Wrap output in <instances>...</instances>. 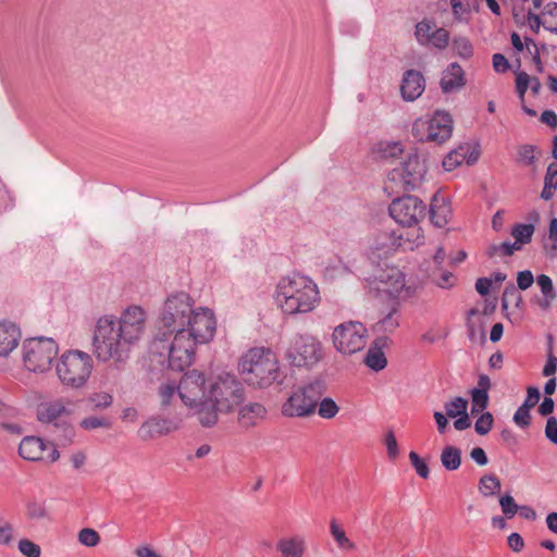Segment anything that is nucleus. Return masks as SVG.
Masks as SVG:
<instances>
[{"instance_id": "nucleus-1", "label": "nucleus", "mask_w": 557, "mask_h": 557, "mask_svg": "<svg viewBox=\"0 0 557 557\" xmlns=\"http://www.w3.org/2000/svg\"><path fill=\"white\" fill-rule=\"evenodd\" d=\"M147 315L139 306H129L115 321L113 317L98 320L92 337L94 352L100 361L125 362L132 346L146 331Z\"/></svg>"}, {"instance_id": "nucleus-2", "label": "nucleus", "mask_w": 557, "mask_h": 557, "mask_svg": "<svg viewBox=\"0 0 557 557\" xmlns=\"http://www.w3.org/2000/svg\"><path fill=\"white\" fill-rule=\"evenodd\" d=\"M276 304L287 314L312 311L320 301L317 284L307 276L282 277L276 287Z\"/></svg>"}, {"instance_id": "nucleus-3", "label": "nucleus", "mask_w": 557, "mask_h": 557, "mask_svg": "<svg viewBox=\"0 0 557 557\" xmlns=\"http://www.w3.org/2000/svg\"><path fill=\"white\" fill-rule=\"evenodd\" d=\"M196 345L184 329L173 333L157 332L150 343V352L166 357L168 368L181 372L193 363Z\"/></svg>"}, {"instance_id": "nucleus-4", "label": "nucleus", "mask_w": 557, "mask_h": 557, "mask_svg": "<svg viewBox=\"0 0 557 557\" xmlns=\"http://www.w3.org/2000/svg\"><path fill=\"white\" fill-rule=\"evenodd\" d=\"M238 371L243 380L251 386L264 388L280 380V367L275 355L265 348L250 349L239 361Z\"/></svg>"}, {"instance_id": "nucleus-5", "label": "nucleus", "mask_w": 557, "mask_h": 557, "mask_svg": "<svg viewBox=\"0 0 557 557\" xmlns=\"http://www.w3.org/2000/svg\"><path fill=\"white\" fill-rule=\"evenodd\" d=\"M94 370L89 354L70 349L64 351L55 363V373L62 386L69 389H82L86 386Z\"/></svg>"}, {"instance_id": "nucleus-6", "label": "nucleus", "mask_w": 557, "mask_h": 557, "mask_svg": "<svg viewBox=\"0 0 557 557\" xmlns=\"http://www.w3.org/2000/svg\"><path fill=\"white\" fill-rule=\"evenodd\" d=\"M194 310V301L187 293L171 294L160 310L157 332L173 333L184 329Z\"/></svg>"}, {"instance_id": "nucleus-7", "label": "nucleus", "mask_w": 557, "mask_h": 557, "mask_svg": "<svg viewBox=\"0 0 557 557\" xmlns=\"http://www.w3.org/2000/svg\"><path fill=\"white\" fill-rule=\"evenodd\" d=\"M325 389V383L322 380H314L298 387L282 405V414L288 418H301L314 413Z\"/></svg>"}, {"instance_id": "nucleus-8", "label": "nucleus", "mask_w": 557, "mask_h": 557, "mask_svg": "<svg viewBox=\"0 0 557 557\" xmlns=\"http://www.w3.org/2000/svg\"><path fill=\"white\" fill-rule=\"evenodd\" d=\"M59 346L51 337H34L23 344V361L25 367L35 373H44L51 369Z\"/></svg>"}, {"instance_id": "nucleus-9", "label": "nucleus", "mask_w": 557, "mask_h": 557, "mask_svg": "<svg viewBox=\"0 0 557 557\" xmlns=\"http://www.w3.org/2000/svg\"><path fill=\"white\" fill-rule=\"evenodd\" d=\"M211 400L218 404L221 412H231L245 398L242 383L231 374L219 376L208 386Z\"/></svg>"}, {"instance_id": "nucleus-10", "label": "nucleus", "mask_w": 557, "mask_h": 557, "mask_svg": "<svg viewBox=\"0 0 557 557\" xmlns=\"http://www.w3.org/2000/svg\"><path fill=\"white\" fill-rule=\"evenodd\" d=\"M453 133V117L447 112L436 111L429 121L418 120L412 126V135L420 141L443 144Z\"/></svg>"}, {"instance_id": "nucleus-11", "label": "nucleus", "mask_w": 557, "mask_h": 557, "mask_svg": "<svg viewBox=\"0 0 557 557\" xmlns=\"http://www.w3.org/2000/svg\"><path fill=\"white\" fill-rule=\"evenodd\" d=\"M295 367H312L323 357L321 343L309 334L296 335L286 354Z\"/></svg>"}, {"instance_id": "nucleus-12", "label": "nucleus", "mask_w": 557, "mask_h": 557, "mask_svg": "<svg viewBox=\"0 0 557 557\" xmlns=\"http://www.w3.org/2000/svg\"><path fill=\"white\" fill-rule=\"evenodd\" d=\"M388 211L398 224L410 227L425 218L426 207L418 197L407 195L394 199Z\"/></svg>"}, {"instance_id": "nucleus-13", "label": "nucleus", "mask_w": 557, "mask_h": 557, "mask_svg": "<svg viewBox=\"0 0 557 557\" xmlns=\"http://www.w3.org/2000/svg\"><path fill=\"white\" fill-rule=\"evenodd\" d=\"M426 173V166L417 152H410L399 166L394 168L388 177L398 182L405 190H412L422 182Z\"/></svg>"}, {"instance_id": "nucleus-14", "label": "nucleus", "mask_w": 557, "mask_h": 557, "mask_svg": "<svg viewBox=\"0 0 557 557\" xmlns=\"http://www.w3.org/2000/svg\"><path fill=\"white\" fill-rule=\"evenodd\" d=\"M364 326L359 322H347L335 327L333 343L337 351L352 355L366 346Z\"/></svg>"}, {"instance_id": "nucleus-15", "label": "nucleus", "mask_w": 557, "mask_h": 557, "mask_svg": "<svg viewBox=\"0 0 557 557\" xmlns=\"http://www.w3.org/2000/svg\"><path fill=\"white\" fill-rule=\"evenodd\" d=\"M184 331L197 344H205L211 341L215 333L216 322L210 309L197 308L189 317Z\"/></svg>"}, {"instance_id": "nucleus-16", "label": "nucleus", "mask_w": 557, "mask_h": 557, "mask_svg": "<svg viewBox=\"0 0 557 557\" xmlns=\"http://www.w3.org/2000/svg\"><path fill=\"white\" fill-rule=\"evenodd\" d=\"M177 393L187 407H194L198 399L208 394L203 374L197 370L184 373L177 385Z\"/></svg>"}, {"instance_id": "nucleus-17", "label": "nucleus", "mask_w": 557, "mask_h": 557, "mask_svg": "<svg viewBox=\"0 0 557 557\" xmlns=\"http://www.w3.org/2000/svg\"><path fill=\"white\" fill-rule=\"evenodd\" d=\"M178 429V423L173 419L151 417L138 429V436L143 441H151L170 434Z\"/></svg>"}, {"instance_id": "nucleus-18", "label": "nucleus", "mask_w": 557, "mask_h": 557, "mask_svg": "<svg viewBox=\"0 0 557 557\" xmlns=\"http://www.w3.org/2000/svg\"><path fill=\"white\" fill-rule=\"evenodd\" d=\"M425 89L423 75L416 70H408L404 73L400 91L404 100L413 101L418 99Z\"/></svg>"}, {"instance_id": "nucleus-19", "label": "nucleus", "mask_w": 557, "mask_h": 557, "mask_svg": "<svg viewBox=\"0 0 557 557\" xmlns=\"http://www.w3.org/2000/svg\"><path fill=\"white\" fill-rule=\"evenodd\" d=\"M194 413L197 416L199 423L205 428H211L216 424L219 420V413H222L218 408V404L211 400L210 394H207L203 398L197 400L194 404Z\"/></svg>"}, {"instance_id": "nucleus-20", "label": "nucleus", "mask_w": 557, "mask_h": 557, "mask_svg": "<svg viewBox=\"0 0 557 557\" xmlns=\"http://www.w3.org/2000/svg\"><path fill=\"white\" fill-rule=\"evenodd\" d=\"M388 336H377L370 345L364 363L374 371L383 370L387 364V359L383 349L389 344Z\"/></svg>"}, {"instance_id": "nucleus-21", "label": "nucleus", "mask_w": 557, "mask_h": 557, "mask_svg": "<svg viewBox=\"0 0 557 557\" xmlns=\"http://www.w3.org/2000/svg\"><path fill=\"white\" fill-rule=\"evenodd\" d=\"M21 337V330L15 323L0 322V356H9L17 347Z\"/></svg>"}, {"instance_id": "nucleus-22", "label": "nucleus", "mask_w": 557, "mask_h": 557, "mask_svg": "<svg viewBox=\"0 0 557 557\" xmlns=\"http://www.w3.org/2000/svg\"><path fill=\"white\" fill-rule=\"evenodd\" d=\"M430 220L436 227H444L451 215V209L449 201L445 198L435 194L432 197L430 205Z\"/></svg>"}, {"instance_id": "nucleus-23", "label": "nucleus", "mask_w": 557, "mask_h": 557, "mask_svg": "<svg viewBox=\"0 0 557 557\" xmlns=\"http://www.w3.org/2000/svg\"><path fill=\"white\" fill-rule=\"evenodd\" d=\"M441 88L444 94H449L466 85L465 72L462 67L454 62L444 71L441 78Z\"/></svg>"}, {"instance_id": "nucleus-24", "label": "nucleus", "mask_w": 557, "mask_h": 557, "mask_svg": "<svg viewBox=\"0 0 557 557\" xmlns=\"http://www.w3.org/2000/svg\"><path fill=\"white\" fill-rule=\"evenodd\" d=\"M267 416L265 407L260 403H249L240 407L238 411V423L245 429L256 426Z\"/></svg>"}, {"instance_id": "nucleus-25", "label": "nucleus", "mask_w": 557, "mask_h": 557, "mask_svg": "<svg viewBox=\"0 0 557 557\" xmlns=\"http://www.w3.org/2000/svg\"><path fill=\"white\" fill-rule=\"evenodd\" d=\"M46 445L41 438L36 436H26L18 446V454L22 458L30 461L44 459Z\"/></svg>"}, {"instance_id": "nucleus-26", "label": "nucleus", "mask_w": 557, "mask_h": 557, "mask_svg": "<svg viewBox=\"0 0 557 557\" xmlns=\"http://www.w3.org/2000/svg\"><path fill=\"white\" fill-rule=\"evenodd\" d=\"M305 549V541L298 536L283 537L276 542V550L282 557H302Z\"/></svg>"}, {"instance_id": "nucleus-27", "label": "nucleus", "mask_w": 557, "mask_h": 557, "mask_svg": "<svg viewBox=\"0 0 557 557\" xmlns=\"http://www.w3.org/2000/svg\"><path fill=\"white\" fill-rule=\"evenodd\" d=\"M398 326V310L393 309L384 318H382L373 325V332L377 334V336H387L386 334L394 333Z\"/></svg>"}, {"instance_id": "nucleus-28", "label": "nucleus", "mask_w": 557, "mask_h": 557, "mask_svg": "<svg viewBox=\"0 0 557 557\" xmlns=\"http://www.w3.org/2000/svg\"><path fill=\"white\" fill-rule=\"evenodd\" d=\"M535 226L533 224L517 223L511 228V236L515 238L512 245L517 247V250H521L523 245L529 244L532 240Z\"/></svg>"}, {"instance_id": "nucleus-29", "label": "nucleus", "mask_w": 557, "mask_h": 557, "mask_svg": "<svg viewBox=\"0 0 557 557\" xmlns=\"http://www.w3.org/2000/svg\"><path fill=\"white\" fill-rule=\"evenodd\" d=\"M442 466L447 471H455L461 465V450L455 446H446L441 454Z\"/></svg>"}, {"instance_id": "nucleus-30", "label": "nucleus", "mask_w": 557, "mask_h": 557, "mask_svg": "<svg viewBox=\"0 0 557 557\" xmlns=\"http://www.w3.org/2000/svg\"><path fill=\"white\" fill-rule=\"evenodd\" d=\"M502 487L500 480L494 474H484L479 481V492L483 497L496 495Z\"/></svg>"}, {"instance_id": "nucleus-31", "label": "nucleus", "mask_w": 557, "mask_h": 557, "mask_svg": "<svg viewBox=\"0 0 557 557\" xmlns=\"http://www.w3.org/2000/svg\"><path fill=\"white\" fill-rule=\"evenodd\" d=\"M86 404L92 411L104 410L112 406L113 396L107 392H95L88 395Z\"/></svg>"}, {"instance_id": "nucleus-32", "label": "nucleus", "mask_w": 557, "mask_h": 557, "mask_svg": "<svg viewBox=\"0 0 557 557\" xmlns=\"http://www.w3.org/2000/svg\"><path fill=\"white\" fill-rule=\"evenodd\" d=\"M330 531L339 548L347 550L355 549V544L347 537L345 530L334 519L330 522Z\"/></svg>"}, {"instance_id": "nucleus-33", "label": "nucleus", "mask_w": 557, "mask_h": 557, "mask_svg": "<svg viewBox=\"0 0 557 557\" xmlns=\"http://www.w3.org/2000/svg\"><path fill=\"white\" fill-rule=\"evenodd\" d=\"M380 239L382 240L377 243L376 249H382L384 250L383 252L387 255L401 246L403 235H397L396 232L383 233L381 234Z\"/></svg>"}, {"instance_id": "nucleus-34", "label": "nucleus", "mask_w": 557, "mask_h": 557, "mask_svg": "<svg viewBox=\"0 0 557 557\" xmlns=\"http://www.w3.org/2000/svg\"><path fill=\"white\" fill-rule=\"evenodd\" d=\"M510 302H513L517 308H521L523 304L522 295L512 283H509L504 289L502 297L503 310H507Z\"/></svg>"}, {"instance_id": "nucleus-35", "label": "nucleus", "mask_w": 557, "mask_h": 557, "mask_svg": "<svg viewBox=\"0 0 557 557\" xmlns=\"http://www.w3.org/2000/svg\"><path fill=\"white\" fill-rule=\"evenodd\" d=\"M26 517L30 521L50 519L46 505L38 502H29L26 504Z\"/></svg>"}, {"instance_id": "nucleus-36", "label": "nucleus", "mask_w": 557, "mask_h": 557, "mask_svg": "<svg viewBox=\"0 0 557 557\" xmlns=\"http://www.w3.org/2000/svg\"><path fill=\"white\" fill-rule=\"evenodd\" d=\"M451 46L455 53L462 59H469L473 54L472 44L467 37H455Z\"/></svg>"}, {"instance_id": "nucleus-37", "label": "nucleus", "mask_w": 557, "mask_h": 557, "mask_svg": "<svg viewBox=\"0 0 557 557\" xmlns=\"http://www.w3.org/2000/svg\"><path fill=\"white\" fill-rule=\"evenodd\" d=\"M391 278L393 280L392 287L384 290L394 297L400 298L408 296V292L405 290V275L399 271H395L391 275Z\"/></svg>"}, {"instance_id": "nucleus-38", "label": "nucleus", "mask_w": 557, "mask_h": 557, "mask_svg": "<svg viewBox=\"0 0 557 557\" xmlns=\"http://www.w3.org/2000/svg\"><path fill=\"white\" fill-rule=\"evenodd\" d=\"M435 25L431 23L430 21H421L416 25V38L419 44L421 45H429L430 37L432 36V33Z\"/></svg>"}, {"instance_id": "nucleus-39", "label": "nucleus", "mask_w": 557, "mask_h": 557, "mask_svg": "<svg viewBox=\"0 0 557 557\" xmlns=\"http://www.w3.org/2000/svg\"><path fill=\"white\" fill-rule=\"evenodd\" d=\"M468 408V400L463 397H455L451 401L445 404L446 416L457 418L458 414L465 413Z\"/></svg>"}, {"instance_id": "nucleus-40", "label": "nucleus", "mask_w": 557, "mask_h": 557, "mask_svg": "<svg viewBox=\"0 0 557 557\" xmlns=\"http://www.w3.org/2000/svg\"><path fill=\"white\" fill-rule=\"evenodd\" d=\"M15 539L13 524L0 517V545L11 546Z\"/></svg>"}, {"instance_id": "nucleus-41", "label": "nucleus", "mask_w": 557, "mask_h": 557, "mask_svg": "<svg viewBox=\"0 0 557 557\" xmlns=\"http://www.w3.org/2000/svg\"><path fill=\"white\" fill-rule=\"evenodd\" d=\"M81 428L86 430V431H91V430H96V429H99V428H103V429H110L112 423L110 421V419L108 418H104V417H87L85 419H83L79 423Z\"/></svg>"}, {"instance_id": "nucleus-42", "label": "nucleus", "mask_w": 557, "mask_h": 557, "mask_svg": "<svg viewBox=\"0 0 557 557\" xmlns=\"http://www.w3.org/2000/svg\"><path fill=\"white\" fill-rule=\"evenodd\" d=\"M517 251V247L512 245V243L504 242L502 244H493L490 245L486 249V255L490 258L496 257V256H512Z\"/></svg>"}, {"instance_id": "nucleus-43", "label": "nucleus", "mask_w": 557, "mask_h": 557, "mask_svg": "<svg viewBox=\"0 0 557 557\" xmlns=\"http://www.w3.org/2000/svg\"><path fill=\"white\" fill-rule=\"evenodd\" d=\"M318 404H319V410H318L319 416L324 419H332L339 411V407L330 397H325V398L321 399V401Z\"/></svg>"}, {"instance_id": "nucleus-44", "label": "nucleus", "mask_w": 557, "mask_h": 557, "mask_svg": "<svg viewBox=\"0 0 557 557\" xmlns=\"http://www.w3.org/2000/svg\"><path fill=\"white\" fill-rule=\"evenodd\" d=\"M449 33L443 27L436 28L430 37L429 45L440 50L445 49L449 44Z\"/></svg>"}, {"instance_id": "nucleus-45", "label": "nucleus", "mask_w": 557, "mask_h": 557, "mask_svg": "<svg viewBox=\"0 0 557 557\" xmlns=\"http://www.w3.org/2000/svg\"><path fill=\"white\" fill-rule=\"evenodd\" d=\"M78 541L84 546L95 547L100 543V535L96 530L85 528L79 531Z\"/></svg>"}, {"instance_id": "nucleus-46", "label": "nucleus", "mask_w": 557, "mask_h": 557, "mask_svg": "<svg viewBox=\"0 0 557 557\" xmlns=\"http://www.w3.org/2000/svg\"><path fill=\"white\" fill-rule=\"evenodd\" d=\"M17 548L25 557H40L41 554L40 546L28 539L20 540Z\"/></svg>"}, {"instance_id": "nucleus-47", "label": "nucleus", "mask_w": 557, "mask_h": 557, "mask_svg": "<svg viewBox=\"0 0 557 557\" xmlns=\"http://www.w3.org/2000/svg\"><path fill=\"white\" fill-rule=\"evenodd\" d=\"M409 460L419 476H421L422 479L429 478V475H430L429 466L416 451L409 453Z\"/></svg>"}, {"instance_id": "nucleus-48", "label": "nucleus", "mask_w": 557, "mask_h": 557, "mask_svg": "<svg viewBox=\"0 0 557 557\" xmlns=\"http://www.w3.org/2000/svg\"><path fill=\"white\" fill-rule=\"evenodd\" d=\"M494 423V418L491 412H483L479 417V419L475 421L474 430L479 435H485L487 434Z\"/></svg>"}, {"instance_id": "nucleus-49", "label": "nucleus", "mask_w": 557, "mask_h": 557, "mask_svg": "<svg viewBox=\"0 0 557 557\" xmlns=\"http://www.w3.org/2000/svg\"><path fill=\"white\" fill-rule=\"evenodd\" d=\"M544 15L546 18V23L548 26V32L557 35V3L550 2L548 3L544 10Z\"/></svg>"}, {"instance_id": "nucleus-50", "label": "nucleus", "mask_w": 557, "mask_h": 557, "mask_svg": "<svg viewBox=\"0 0 557 557\" xmlns=\"http://www.w3.org/2000/svg\"><path fill=\"white\" fill-rule=\"evenodd\" d=\"M383 443L386 447L387 457L391 460H395L399 455V448L397 438L392 430L387 431L385 434V437L383 440Z\"/></svg>"}, {"instance_id": "nucleus-51", "label": "nucleus", "mask_w": 557, "mask_h": 557, "mask_svg": "<svg viewBox=\"0 0 557 557\" xmlns=\"http://www.w3.org/2000/svg\"><path fill=\"white\" fill-rule=\"evenodd\" d=\"M499 505L507 518H512L519 510V505L516 504L513 497L509 494L503 495L499 498Z\"/></svg>"}, {"instance_id": "nucleus-52", "label": "nucleus", "mask_w": 557, "mask_h": 557, "mask_svg": "<svg viewBox=\"0 0 557 557\" xmlns=\"http://www.w3.org/2000/svg\"><path fill=\"white\" fill-rule=\"evenodd\" d=\"M380 151L382 153V158L384 159H395L404 152L399 143H385L381 145Z\"/></svg>"}, {"instance_id": "nucleus-53", "label": "nucleus", "mask_w": 557, "mask_h": 557, "mask_svg": "<svg viewBox=\"0 0 557 557\" xmlns=\"http://www.w3.org/2000/svg\"><path fill=\"white\" fill-rule=\"evenodd\" d=\"M527 20L529 23L530 28L537 34L540 30V27L543 26L546 30H548V26L546 23V18L544 15V12L542 11L541 14H535L532 11H529L527 14Z\"/></svg>"}, {"instance_id": "nucleus-54", "label": "nucleus", "mask_w": 557, "mask_h": 557, "mask_svg": "<svg viewBox=\"0 0 557 557\" xmlns=\"http://www.w3.org/2000/svg\"><path fill=\"white\" fill-rule=\"evenodd\" d=\"M539 286L541 287V292L543 296H548L549 298H556V292L554 289L552 278L546 274H540L536 278Z\"/></svg>"}, {"instance_id": "nucleus-55", "label": "nucleus", "mask_w": 557, "mask_h": 557, "mask_svg": "<svg viewBox=\"0 0 557 557\" xmlns=\"http://www.w3.org/2000/svg\"><path fill=\"white\" fill-rule=\"evenodd\" d=\"M465 159V154L455 150L449 152L443 160V166L446 171H453L460 165Z\"/></svg>"}, {"instance_id": "nucleus-56", "label": "nucleus", "mask_w": 557, "mask_h": 557, "mask_svg": "<svg viewBox=\"0 0 557 557\" xmlns=\"http://www.w3.org/2000/svg\"><path fill=\"white\" fill-rule=\"evenodd\" d=\"M177 386L175 384H162L159 387V395L161 397V405L166 407L170 405L171 399L175 396Z\"/></svg>"}, {"instance_id": "nucleus-57", "label": "nucleus", "mask_w": 557, "mask_h": 557, "mask_svg": "<svg viewBox=\"0 0 557 557\" xmlns=\"http://www.w3.org/2000/svg\"><path fill=\"white\" fill-rule=\"evenodd\" d=\"M530 409L531 408H525L523 405H521L515 412L513 421L520 428H527L530 425V423H531Z\"/></svg>"}, {"instance_id": "nucleus-58", "label": "nucleus", "mask_w": 557, "mask_h": 557, "mask_svg": "<svg viewBox=\"0 0 557 557\" xmlns=\"http://www.w3.org/2000/svg\"><path fill=\"white\" fill-rule=\"evenodd\" d=\"M535 147L533 145H522L518 149V154L520 160L525 165H532L535 163V156H534Z\"/></svg>"}, {"instance_id": "nucleus-59", "label": "nucleus", "mask_w": 557, "mask_h": 557, "mask_svg": "<svg viewBox=\"0 0 557 557\" xmlns=\"http://www.w3.org/2000/svg\"><path fill=\"white\" fill-rule=\"evenodd\" d=\"M63 410H64V408L62 406L51 405V406L47 407L45 411L39 413V419L41 421H47V422L51 423L52 421H54L55 419H58L60 417V414Z\"/></svg>"}, {"instance_id": "nucleus-60", "label": "nucleus", "mask_w": 557, "mask_h": 557, "mask_svg": "<svg viewBox=\"0 0 557 557\" xmlns=\"http://www.w3.org/2000/svg\"><path fill=\"white\" fill-rule=\"evenodd\" d=\"M530 76L525 72H519L516 78V89L521 100L524 99V95L530 84Z\"/></svg>"}, {"instance_id": "nucleus-61", "label": "nucleus", "mask_w": 557, "mask_h": 557, "mask_svg": "<svg viewBox=\"0 0 557 557\" xmlns=\"http://www.w3.org/2000/svg\"><path fill=\"white\" fill-rule=\"evenodd\" d=\"M468 337L473 343L484 345L486 342V333L484 327L475 329L473 324H468Z\"/></svg>"}, {"instance_id": "nucleus-62", "label": "nucleus", "mask_w": 557, "mask_h": 557, "mask_svg": "<svg viewBox=\"0 0 557 557\" xmlns=\"http://www.w3.org/2000/svg\"><path fill=\"white\" fill-rule=\"evenodd\" d=\"M534 282L533 274L530 270L520 271L517 276V285L519 289H528Z\"/></svg>"}, {"instance_id": "nucleus-63", "label": "nucleus", "mask_w": 557, "mask_h": 557, "mask_svg": "<svg viewBox=\"0 0 557 557\" xmlns=\"http://www.w3.org/2000/svg\"><path fill=\"white\" fill-rule=\"evenodd\" d=\"M545 436L553 444H557V419L549 417L546 421Z\"/></svg>"}, {"instance_id": "nucleus-64", "label": "nucleus", "mask_w": 557, "mask_h": 557, "mask_svg": "<svg viewBox=\"0 0 557 557\" xmlns=\"http://www.w3.org/2000/svg\"><path fill=\"white\" fill-rule=\"evenodd\" d=\"M544 184L557 188V163H550L544 177Z\"/></svg>"}]
</instances>
